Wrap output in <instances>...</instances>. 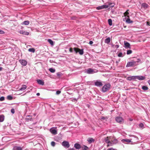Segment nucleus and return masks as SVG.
Returning a JSON list of instances; mask_svg holds the SVG:
<instances>
[{"label":"nucleus","mask_w":150,"mask_h":150,"mask_svg":"<svg viewBox=\"0 0 150 150\" xmlns=\"http://www.w3.org/2000/svg\"><path fill=\"white\" fill-rule=\"evenodd\" d=\"M141 59H137L136 60H132L127 63L126 67H127L135 66L138 64V63H141Z\"/></svg>","instance_id":"1"},{"label":"nucleus","mask_w":150,"mask_h":150,"mask_svg":"<svg viewBox=\"0 0 150 150\" xmlns=\"http://www.w3.org/2000/svg\"><path fill=\"white\" fill-rule=\"evenodd\" d=\"M110 85L109 83H107L105 85L102 87V91L103 93L107 92L110 88Z\"/></svg>","instance_id":"2"},{"label":"nucleus","mask_w":150,"mask_h":150,"mask_svg":"<svg viewBox=\"0 0 150 150\" xmlns=\"http://www.w3.org/2000/svg\"><path fill=\"white\" fill-rule=\"evenodd\" d=\"M74 50L76 53L79 52L80 55H82L83 54V49L80 50L78 48L74 47Z\"/></svg>","instance_id":"3"},{"label":"nucleus","mask_w":150,"mask_h":150,"mask_svg":"<svg viewBox=\"0 0 150 150\" xmlns=\"http://www.w3.org/2000/svg\"><path fill=\"white\" fill-rule=\"evenodd\" d=\"M94 85L98 87H101L103 85V84L100 80H97L94 82Z\"/></svg>","instance_id":"4"},{"label":"nucleus","mask_w":150,"mask_h":150,"mask_svg":"<svg viewBox=\"0 0 150 150\" xmlns=\"http://www.w3.org/2000/svg\"><path fill=\"white\" fill-rule=\"evenodd\" d=\"M62 146L66 148H68L70 146V144L69 142L67 141H64L62 142Z\"/></svg>","instance_id":"5"},{"label":"nucleus","mask_w":150,"mask_h":150,"mask_svg":"<svg viewBox=\"0 0 150 150\" xmlns=\"http://www.w3.org/2000/svg\"><path fill=\"white\" fill-rule=\"evenodd\" d=\"M115 120L117 122L122 123L123 121V118L120 117H117L115 118Z\"/></svg>","instance_id":"6"},{"label":"nucleus","mask_w":150,"mask_h":150,"mask_svg":"<svg viewBox=\"0 0 150 150\" xmlns=\"http://www.w3.org/2000/svg\"><path fill=\"white\" fill-rule=\"evenodd\" d=\"M85 72L86 73L88 74H92L94 73H95L94 70L93 69L91 68H88L86 70Z\"/></svg>","instance_id":"7"},{"label":"nucleus","mask_w":150,"mask_h":150,"mask_svg":"<svg viewBox=\"0 0 150 150\" xmlns=\"http://www.w3.org/2000/svg\"><path fill=\"white\" fill-rule=\"evenodd\" d=\"M136 79H137L139 80H143L145 79L146 78L145 76H135Z\"/></svg>","instance_id":"8"},{"label":"nucleus","mask_w":150,"mask_h":150,"mask_svg":"<svg viewBox=\"0 0 150 150\" xmlns=\"http://www.w3.org/2000/svg\"><path fill=\"white\" fill-rule=\"evenodd\" d=\"M109 137H107L106 138H105V142L108 144V146H112V143L109 140Z\"/></svg>","instance_id":"9"},{"label":"nucleus","mask_w":150,"mask_h":150,"mask_svg":"<svg viewBox=\"0 0 150 150\" xmlns=\"http://www.w3.org/2000/svg\"><path fill=\"white\" fill-rule=\"evenodd\" d=\"M50 132L53 134L55 135L57 134V130L53 128H51L50 129Z\"/></svg>","instance_id":"10"},{"label":"nucleus","mask_w":150,"mask_h":150,"mask_svg":"<svg viewBox=\"0 0 150 150\" xmlns=\"http://www.w3.org/2000/svg\"><path fill=\"white\" fill-rule=\"evenodd\" d=\"M19 33L21 34H23L24 35H28L29 33L23 30H21L19 31Z\"/></svg>","instance_id":"11"},{"label":"nucleus","mask_w":150,"mask_h":150,"mask_svg":"<svg viewBox=\"0 0 150 150\" xmlns=\"http://www.w3.org/2000/svg\"><path fill=\"white\" fill-rule=\"evenodd\" d=\"M19 62L21 63V64L24 66H25L27 65V62L24 60H19Z\"/></svg>","instance_id":"12"},{"label":"nucleus","mask_w":150,"mask_h":150,"mask_svg":"<svg viewBox=\"0 0 150 150\" xmlns=\"http://www.w3.org/2000/svg\"><path fill=\"white\" fill-rule=\"evenodd\" d=\"M74 147L76 149H79L81 148V146L79 144L76 143L74 145Z\"/></svg>","instance_id":"13"},{"label":"nucleus","mask_w":150,"mask_h":150,"mask_svg":"<svg viewBox=\"0 0 150 150\" xmlns=\"http://www.w3.org/2000/svg\"><path fill=\"white\" fill-rule=\"evenodd\" d=\"M37 82L38 83L39 85H44V82L41 80L38 79L37 80Z\"/></svg>","instance_id":"14"},{"label":"nucleus","mask_w":150,"mask_h":150,"mask_svg":"<svg viewBox=\"0 0 150 150\" xmlns=\"http://www.w3.org/2000/svg\"><path fill=\"white\" fill-rule=\"evenodd\" d=\"M32 115H27L26 117V118H25L26 120L27 121H31L32 118Z\"/></svg>","instance_id":"15"},{"label":"nucleus","mask_w":150,"mask_h":150,"mask_svg":"<svg viewBox=\"0 0 150 150\" xmlns=\"http://www.w3.org/2000/svg\"><path fill=\"white\" fill-rule=\"evenodd\" d=\"M87 141L89 144L94 142V139L92 137H89L88 138Z\"/></svg>","instance_id":"16"},{"label":"nucleus","mask_w":150,"mask_h":150,"mask_svg":"<svg viewBox=\"0 0 150 150\" xmlns=\"http://www.w3.org/2000/svg\"><path fill=\"white\" fill-rule=\"evenodd\" d=\"M121 142L123 143H126V142L128 143H129L131 142V140L129 139H125L121 140Z\"/></svg>","instance_id":"17"},{"label":"nucleus","mask_w":150,"mask_h":150,"mask_svg":"<svg viewBox=\"0 0 150 150\" xmlns=\"http://www.w3.org/2000/svg\"><path fill=\"white\" fill-rule=\"evenodd\" d=\"M124 45L125 46V47L127 48H130V45L129 43L125 41L124 42Z\"/></svg>","instance_id":"18"},{"label":"nucleus","mask_w":150,"mask_h":150,"mask_svg":"<svg viewBox=\"0 0 150 150\" xmlns=\"http://www.w3.org/2000/svg\"><path fill=\"white\" fill-rule=\"evenodd\" d=\"M13 150H22V148L20 146H15L13 148Z\"/></svg>","instance_id":"19"},{"label":"nucleus","mask_w":150,"mask_h":150,"mask_svg":"<svg viewBox=\"0 0 150 150\" xmlns=\"http://www.w3.org/2000/svg\"><path fill=\"white\" fill-rule=\"evenodd\" d=\"M110 37H108L105 40V42L106 43H107V44H109V43L110 42Z\"/></svg>","instance_id":"20"},{"label":"nucleus","mask_w":150,"mask_h":150,"mask_svg":"<svg viewBox=\"0 0 150 150\" xmlns=\"http://www.w3.org/2000/svg\"><path fill=\"white\" fill-rule=\"evenodd\" d=\"M127 79L128 80L130 81L132 80H136L135 76L128 77L127 78Z\"/></svg>","instance_id":"21"},{"label":"nucleus","mask_w":150,"mask_h":150,"mask_svg":"<svg viewBox=\"0 0 150 150\" xmlns=\"http://www.w3.org/2000/svg\"><path fill=\"white\" fill-rule=\"evenodd\" d=\"M4 116L3 115H0V122H3L4 120Z\"/></svg>","instance_id":"22"},{"label":"nucleus","mask_w":150,"mask_h":150,"mask_svg":"<svg viewBox=\"0 0 150 150\" xmlns=\"http://www.w3.org/2000/svg\"><path fill=\"white\" fill-rule=\"evenodd\" d=\"M29 24V21H25L21 23L22 25H28Z\"/></svg>","instance_id":"23"},{"label":"nucleus","mask_w":150,"mask_h":150,"mask_svg":"<svg viewBox=\"0 0 150 150\" xmlns=\"http://www.w3.org/2000/svg\"><path fill=\"white\" fill-rule=\"evenodd\" d=\"M26 86L25 85H22L21 88L20 89V90L21 91H23L26 89Z\"/></svg>","instance_id":"24"},{"label":"nucleus","mask_w":150,"mask_h":150,"mask_svg":"<svg viewBox=\"0 0 150 150\" xmlns=\"http://www.w3.org/2000/svg\"><path fill=\"white\" fill-rule=\"evenodd\" d=\"M81 148L82 149V150H87L88 148L85 145H83L82 146H81Z\"/></svg>","instance_id":"25"},{"label":"nucleus","mask_w":150,"mask_h":150,"mask_svg":"<svg viewBox=\"0 0 150 150\" xmlns=\"http://www.w3.org/2000/svg\"><path fill=\"white\" fill-rule=\"evenodd\" d=\"M112 144H115L117 143V141L116 139H114L113 140H112Z\"/></svg>","instance_id":"26"},{"label":"nucleus","mask_w":150,"mask_h":150,"mask_svg":"<svg viewBox=\"0 0 150 150\" xmlns=\"http://www.w3.org/2000/svg\"><path fill=\"white\" fill-rule=\"evenodd\" d=\"M142 89L143 90L145 91V90H148V87L147 86H142Z\"/></svg>","instance_id":"27"},{"label":"nucleus","mask_w":150,"mask_h":150,"mask_svg":"<svg viewBox=\"0 0 150 150\" xmlns=\"http://www.w3.org/2000/svg\"><path fill=\"white\" fill-rule=\"evenodd\" d=\"M48 41L51 45H53V42L51 40L49 39L48 40Z\"/></svg>","instance_id":"28"},{"label":"nucleus","mask_w":150,"mask_h":150,"mask_svg":"<svg viewBox=\"0 0 150 150\" xmlns=\"http://www.w3.org/2000/svg\"><path fill=\"white\" fill-rule=\"evenodd\" d=\"M28 51L30 52L34 53L35 52V50L33 48H30L28 50Z\"/></svg>","instance_id":"29"},{"label":"nucleus","mask_w":150,"mask_h":150,"mask_svg":"<svg viewBox=\"0 0 150 150\" xmlns=\"http://www.w3.org/2000/svg\"><path fill=\"white\" fill-rule=\"evenodd\" d=\"M7 98L8 100H11L13 99V98L12 96L11 95H9L7 96Z\"/></svg>","instance_id":"30"},{"label":"nucleus","mask_w":150,"mask_h":150,"mask_svg":"<svg viewBox=\"0 0 150 150\" xmlns=\"http://www.w3.org/2000/svg\"><path fill=\"white\" fill-rule=\"evenodd\" d=\"M126 22L128 23H133V21H131L129 18H128L126 20Z\"/></svg>","instance_id":"31"},{"label":"nucleus","mask_w":150,"mask_h":150,"mask_svg":"<svg viewBox=\"0 0 150 150\" xmlns=\"http://www.w3.org/2000/svg\"><path fill=\"white\" fill-rule=\"evenodd\" d=\"M49 71L51 73H54L55 72V70L54 69L50 68L49 69Z\"/></svg>","instance_id":"32"},{"label":"nucleus","mask_w":150,"mask_h":150,"mask_svg":"<svg viewBox=\"0 0 150 150\" xmlns=\"http://www.w3.org/2000/svg\"><path fill=\"white\" fill-rule=\"evenodd\" d=\"M114 5L115 4L114 3H110L109 4L108 6H109V7L112 8L113 7Z\"/></svg>","instance_id":"33"},{"label":"nucleus","mask_w":150,"mask_h":150,"mask_svg":"<svg viewBox=\"0 0 150 150\" xmlns=\"http://www.w3.org/2000/svg\"><path fill=\"white\" fill-rule=\"evenodd\" d=\"M142 6L144 8H147L148 7V5L145 3H143L142 5Z\"/></svg>","instance_id":"34"},{"label":"nucleus","mask_w":150,"mask_h":150,"mask_svg":"<svg viewBox=\"0 0 150 150\" xmlns=\"http://www.w3.org/2000/svg\"><path fill=\"white\" fill-rule=\"evenodd\" d=\"M108 22L110 25L111 26L112 25V20L111 19H109L108 20Z\"/></svg>","instance_id":"35"},{"label":"nucleus","mask_w":150,"mask_h":150,"mask_svg":"<svg viewBox=\"0 0 150 150\" xmlns=\"http://www.w3.org/2000/svg\"><path fill=\"white\" fill-rule=\"evenodd\" d=\"M132 53V50H127V54H131Z\"/></svg>","instance_id":"36"},{"label":"nucleus","mask_w":150,"mask_h":150,"mask_svg":"<svg viewBox=\"0 0 150 150\" xmlns=\"http://www.w3.org/2000/svg\"><path fill=\"white\" fill-rule=\"evenodd\" d=\"M124 55L122 52L119 53L118 54V56L119 57H122Z\"/></svg>","instance_id":"37"},{"label":"nucleus","mask_w":150,"mask_h":150,"mask_svg":"<svg viewBox=\"0 0 150 150\" xmlns=\"http://www.w3.org/2000/svg\"><path fill=\"white\" fill-rule=\"evenodd\" d=\"M103 9V6L97 7L96 8V9L97 10H100Z\"/></svg>","instance_id":"38"},{"label":"nucleus","mask_w":150,"mask_h":150,"mask_svg":"<svg viewBox=\"0 0 150 150\" xmlns=\"http://www.w3.org/2000/svg\"><path fill=\"white\" fill-rule=\"evenodd\" d=\"M102 6H103V8H108V7H109V6H108V5H103Z\"/></svg>","instance_id":"39"},{"label":"nucleus","mask_w":150,"mask_h":150,"mask_svg":"<svg viewBox=\"0 0 150 150\" xmlns=\"http://www.w3.org/2000/svg\"><path fill=\"white\" fill-rule=\"evenodd\" d=\"M62 74L61 73L59 72L57 73V76L59 77H60L62 75Z\"/></svg>","instance_id":"40"},{"label":"nucleus","mask_w":150,"mask_h":150,"mask_svg":"<svg viewBox=\"0 0 150 150\" xmlns=\"http://www.w3.org/2000/svg\"><path fill=\"white\" fill-rule=\"evenodd\" d=\"M55 143L54 142L52 141L51 142V145L53 146H55Z\"/></svg>","instance_id":"41"},{"label":"nucleus","mask_w":150,"mask_h":150,"mask_svg":"<svg viewBox=\"0 0 150 150\" xmlns=\"http://www.w3.org/2000/svg\"><path fill=\"white\" fill-rule=\"evenodd\" d=\"M4 100V96H2L0 98V100L3 101Z\"/></svg>","instance_id":"42"},{"label":"nucleus","mask_w":150,"mask_h":150,"mask_svg":"<svg viewBox=\"0 0 150 150\" xmlns=\"http://www.w3.org/2000/svg\"><path fill=\"white\" fill-rule=\"evenodd\" d=\"M11 112L12 114H14V113L15 112V109H14V108H12V109L11 110Z\"/></svg>","instance_id":"43"},{"label":"nucleus","mask_w":150,"mask_h":150,"mask_svg":"<svg viewBox=\"0 0 150 150\" xmlns=\"http://www.w3.org/2000/svg\"><path fill=\"white\" fill-rule=\"evenodd\" d=\"M144 125L142 123H140L139 124V126L140 127L142 128L144 127Z\"/></svg>","instance_id":"44"},{"label":"nucleus","mask_w":150,"mask_h":150,"mask_svg":"<svg viewBox=\"0 0 150 150\" xmlns=\"http://www.w3.org/2000/svg\"><path fill=\"white\" fill-rule=\"evenodd\" d=\"M61 93V91H57L56 92V94L57 95H59Z\"/></svg>","instance_id":"45"},{"label":"nucleus","mask_w":150,"mask_h":150,"mask_svg":"<svg viewBox=\"0 0 150 150\" xmlns=\"http://www.w3.org/2000/svg\"><path fill=\"white\" fill-rule=\"evenodd\" d=\"M74 49V48L73 49L72 48H70L69 49V51L71 52H73V50Z\"/></svg>","instance_id":"46"},{"label":"nucleus","mask_w":150,"mask_h":150,"mask_svg":"<svg viewBox=\"0 0 150 150\" xmlns=\"http://www.w3.org/2000/svg\"><path fill=\"white\" fill-rule=\"evenodd\" d=\"M4 31L0 30V34H4Z\"/></svg>","instance_id":"47"},{"label":"nucleus","mask_w":150,"mask_h":150,"mask_svg":"<svg viewBox=\"0 0 150 150\" xmlns=\"http://www.w3.org/2000/svg\"><path fill=\"white\" fill-rule=\"evenodd\" d=\"M119 46L118 45H115V47L116 48H117L119 47Z\"/></svg>","instance_id":"48"},{"label":"nucleus","mask_w":150,"mask_h":150,"mask_svg":"<svg viewBox=\"0 0 150 150\" xmlns=\"http://www.w3.org/2000/svg\"><path fill=\"white\" fill-rule=\"evenodd\" d=\"M105 119L106 118L104 117H102L101 118V120H105Z\"/></svg>","instance_id":"49"},{"label":"nucleus","mask_w":150,"mask_h":150,"mask_svg":"<svg viewBox=\"0 0 150 150\" xmlns=\"http://www.w3.org/2000/svg\"><path fill=\"white\" fill-rule=\"evenodd\" d=\"M68 150H76L74 148H70L68 149Z\"/></svg>","instance_id":"50"},{"label":"nucleus","mask_w":150,"mask_h":150,"mask_svg":"<svg viewBox=\"0 0 150 150\" xmlns=\"http://www.w3.org/2000/svg\"><path fill=\"white\" fill-rule=\"evenodd\" d=\"M107 150H115L114 149L112 148H110L107 149Z\"/></svg>","instance_id":"51"},{"label":"nucleus","mask_w":150,"mask_h":150,"mask_svg":"<svg viewBox=\"0 0 150 150\" xmlns=\"http://www.w3.org/2000/svg\"><path fill=\"white\" fill-rule=\"evenodd\" d=\"M93 42L92 41H91L89 42V43L90 45H92L93 43Z\"/></svg>","instance_id":"52"},{"label":"nucleus","mask_w":150,"mask_h":150,"mask_svg":"<svg viewBox=\"0 0 150 150\" xmlns=\"http://www.w3.org/2000/svg\"><path fill=\"white\" fill-rule=\"evenodd\" d=\"M36 95L37 96H39L40 95V93H37V94H36Z\"/></svg>","instance_id":"53"},{"label":"nucleus","mask_w":150,"mask_h":150,"mask_svg":"<svg viewBox=\"0 0 150 150\" xmlns=\"http://www.w3.org/2000/svg\"><path fill=\"white\" fill-rule=\"evenodd\" d=\"M115 45L113 44H112L111 46L112 47H115Z\"/></svg>","instance_id":"54"},{"label":"nucleus","mask_w":150,"mask_h":150,"mask_svg":"<svg viewBox=\"0 0 150 150\" xmlns=\"http://www.w3.org/2000/svg\"><path fill=\"white\" fill-rule=\"evenodd\" d=\"M125 14L126 15H128L129 14V13L127 12H126L125 13Z\"/></svg>","instance_id":"55"},{"label":"nucleus","mask_w":150,"mask_h":150,"mask_svg":"<svg viewBox=\"0 0 150 150\" xmlns=\"http://www.w3.org/2000/svg\"><path fill=\"white\" fill-rule=\"evenodd\" d=\"M133 120L131 118H129V120L130 121H132Z\"/></svg>","instance_id":"56"},{"label":"nucleus","mask_w":150,"mask_h":150,"mask_svg":"<svg viewBox=\"0 0 150 150\" xmlns=\"http://www.w3.org/2000/svg\"><path fill=\"white\" fill-rule=\"evenodd\" d=\"M2 68L0 67V71H1L2 70Z\"/></svg>","instance_id":"57"}]
</instances>
